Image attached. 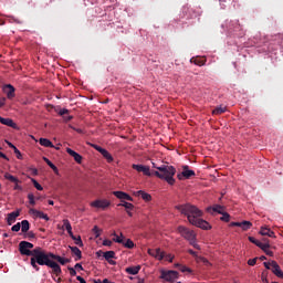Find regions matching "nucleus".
Returning a JSON list of instances; mask_svg holds the SVG:
<instances>
[{
    "label": "nucleus",
    "mask_w": 283,
    "mask_h": 283,
    "mask_svg": "<svg viewBox=\"0 0 283 283\" xmlns=\"http://www.w3.org/2000/svg\"><path fill=\"white\" fill-rule=\"evenodd\" d=\"M33 258H31V266L34 271H41L40 266H49L53 273L61 275V265L54 261V253L43 250L41 247L34 248Z\"/></svg>",
    "instance_id": "nucleus-1"
},
{
    "label": "nucleus",
    "mask_w": 283,
    "mask_h": 283,
    "mask_svg": "<svg viewBox=\"0 0 283 283\" xmlns=\"http://www.w3.org/2000/svg\"><path fill=\"white\" fill-rule=\"evenodd\" d=\"M175 209L180 212L181 216H186L188 222L193 227L203 229L205 231L211 229L209 222L205 221L202 218V210L191 203H185L176 206Z\"/></svg>",
    "instance_id": "nucleus-2"
},
{
    "label": "nucleus",
    "mask_w": 283,
    "mask_h": 283,
    "mask_svg": "<svg viewBox=\"0 0 283 283\" xmlns=\"http://www.w3.org/2000/svg\"><path fill=\"white\" fill-rule=\"evenodd\" d=\"M153 167L154 169H157L154 172L157 178H160V180H166L168 185H176V179H174L176 176V168L174 166L163 165L158 167L153 163Z\"/></svg>",
    "instance_id": "nucleus-3"
},
{
    "label": "nucleus",
    "mask_w": 283,
    "mask_h": 283,
    "mask_svg": "<svg viewBox=\"0 0 283 283\" xmlns=\"http://www.w3.org/2000/svg\"><path fill=\"white\" fill-rule=\"evenodd\" d=\"M30 249H33V250H30ZM19 251L21 255H28V256L34 258V244H32L31 242L21 241L19 243Z\"/></svg>",
    "instance_id": "nucleus-4"
},
{
    "label": "nucleus",
    "mask_w": 283,
    "mask_h": 283,
    "mask_svg": "<svg viewBox=\"0 0 283 283\" xmlns=\"http://www.w3.org/2000/svg\"><path fill=\"white\" fill-rule=\"evenodd\" d=\"M178 232L185 240H188L189 243L193 242L196 240V232L193 230H189L185 226H179L178 227Z\"/></svg>",
    "instance_id": "nucleus-5"
},
{
    "label": "nucleus",
    "mask_w": 283,
    "mask_h": 283,
    "mask_svg": "<svg viewBox=\"0 0 283 283\" xmlns=\"http://www.w3.org/2000/svg\"><path fill=\"white\" fill-rule=\"evenodd\" d=\"M160 280H165V282L174 283L178 280V272L174 270L161 271Z\"/></svg>",
    "instance_id": "nucleus-6"
},
{
    "label": "nucleus",
    "mask_w": 283,
    "mask_h": 283,
    "mask_svg": "<svg viewBox=\"0 0 283 283\" xmlns=\"http://www.w3.org/2000/svg\"><path fill=\"white\" fill-rule=\"evenodd\" d=\"M112 205V202H109V200L107 199H97L93 202H91V207H93L94 209H107V207H109Z\"/></svg>",
    "instance_id": "nucleus-7"
},
{
    "label": "nucleus",
    "mask_w": 283,
    "mask_h": 283,
    "mask_svg": "<svg viewBox=\"0 0 283 283\" xmlns=\"http://www.w3.org/2000/svg\"><path fill=\"white\" fill-rule=\"evenodd\" d=\"M182 169H184L182 172L177 175V178L179 180H182L184 178L186 180H189V178H192V176H196V171L189 170V166H184Z\"/></svg>",
    "instance_id": "nucleus-8"
},
{
    "label": "nucleus",
    "mask_w": 283,
    "mask_h": 283,
    "mask_svg": "<svg viewBox=\"0 0 283 283\" xmlns=\"http://www.w3.org/2000/svg\"><path fill=\"white\" fill-rule=\"evenodd\" d=\"M103 258L106 260V262H108V264L116 266V261H114V259H116V252L106 251L103 253Z\"/></svg>",
    "instance_id": "nucleus-9"
},
{
    "label": "nucleus",
    "mask_w": 283,
    "mask_h": 283,
    "mask_svg": "<svg viewBox=\"0 0 283 283\" xmlns=\"http://www.w3.org/2000/svg\"><path fill=\"white\" fill-rule=\"evenodd\" d=\"M132 167L135 169V171L144 174V176H151V171L149 170L148 166L133 164Z\"/></svg>",
    "instance_id": "nucleus-10"
},
{
    "label": "nucleus",
    "mask_w": 283,
    "mask_h": 283,
    "mask_svg": "<svg viewBox=\"0 0 283 283\" xmlns=\"http://www.w3.org/2000/svg\"><path fill=\"white\" fill-rule=\"evenodd\" d=\"M113 196H115V198H118V200H128V202H134V198H132V196H129L127 192H123V191H113Z\"/></svg>",
    "instance_id": "nucleus-11"
},
{
    "label": "nucleus",
    "mask_w": 283,
    "mask_h": 283,
    "mask_svg": "<svg viewBox=\"0 0 283 283\" xmlns=\"http://www.w3.org/2000/svg\"><path fill=\"white\" fill-rule=\"evenodd\" d=\"M19 216H21V211H19V210L10 212L8 214L7 223L9 224V227H12V224H14V222H17V219L19 218Z\"/></svg>",
    "instance_id": "nucleus-12"
},
{
    "label": "nucleus",
    "mask_w": 283,
    "mask_h": 283,
    "mask_svg": "<svg viewBox=\"0 0 283 283\" xmlns=\"http://www.w3.org/2000/svg\"><path fill=\"white\" fill-rule=\"evenodd\" d=\"M231 227H240L243 231H249L251 227H253V223L251 221H242V222H231Z\"/></svg>",
    "instance_id": "nucleus-13"
},
{
    "label": "nucleus",
    "mask_w": 283,
    "mask_h": 283,
    "mask_svg": "<svg viewBox=\"0 0 283 283\" xmlns=\"http://www.w3.org/2000/svg\"><path fill=\"white\" fill-rule=\"evenodd\" d=\"M3 92L7 95V98H9V99L14 98V96H15V94H14L15 88L11 84H6L3 86Z\"/></svg>",
    "instance_id": "nucleus-14"
},
{
    "label": "nucleus",
    "mask_w": 283,
    "mask_h": 283,
    "mask_svg": "<svg viewBox=\"0 0 283 283\" xmlns=\"http://www.w3.org/2000/svg\"><path fill=\"white\" fill-rule=\"evenodd\" d=\"M66 153L69 154V156H72V158H74L75 163H77L78 165L83 163V156L74 151L72 148H66Z\"/></svg>",
    "instance_id": "nucleus-15"
},
{
    "label": "nucleus",
    "mask_w": 283,
    "mask_h": 283,
    "mask_svg": "<svg viewBox=\"0 0 283 283\" xmlns=\"http://www.w3.org/2000/svg\"><path fill=\"white\" fill-rule=\"evenodd\" d=\"M30 213H32V216H34L35 218H40L42 220H45L46 222L50 220V217H48V214H45L43 211H39L34 208L30 209Z\"/></svg>",
    "instance_id": "nucleus-16"
},
{
    "label": "nucleus",
    "mask_w": 283,
    "mask_h": 283,
    "mask_svg": "<svg viewBox=\"0 0 283 283\" xmlns=\"http://www.w3.org/2000/svg\"><path fill=\"white\" fill-rule=\"evenodd\" d=\"M272 264V273L276 275V277H283L282 269L280 268V264H277L275 261H271Z\"/></svg>",
    "instance_id": "nucleus-17"
},
{
    "label": "nucleus",
    "mask_w": 283,
    "mask_h": 283,
    "mask_svg": "<svg viewBox=\"0 0 283 283\" xmlns=\"http://www.w3.org/2000/svg\"><path fill=\"white\" fill-rule=\"evenodd\" d=\"M149 255H153V258H156L157 260H165V252L160 249L156 250H148Z\"/></svg>",
    "instance_id": "nucleus-18"
},
{
    "label": "nucleus",
    "mask_w": 283,
    "mask_h": 283,
    "mask_svg": "<svg viewBox=\"0 0 283 283\" xmlns=\"http://www.w3.org/2000/svg\"><path fill=\"white\" fill-rule=\"evenodd\" d=\"M190 63H193L195 65H198L199 67H202V65H207V59L206 57H192L190 60Z\"/></svg>",
    "instance_id": "nucleus-19"
},
{
    "label": "nucleus",
    "mask_w": 283,
    "mask_h": 283,
    "mask_svg": "<svg viewBox=\"0 0 283 283\" xmlns=\"http://www.w3.org/2000/svg\"><path fill=\"white\" fill-rule=\"evenodd\" d=\"M1 125H7V127H12L13 129L17 128V124L11 118H6L0 116Z\"/></svg>",
    "instance_id": "nucleus-20"
},
{
    "label": "nucleus",
    "mask_w": 283,
    "mask_h": 283,
    "mask_svg": "<svg viewBox=\"0 0 283 283\" xmlns=\"http://www.w3.org/2000/svg\"><path fill=\"white\" fill-rule=\"evenodd\" d=\"M69 249L72 251L73 255H75V262H78V260L83 258V253L78 247H69Z\"/></svg>",
    "instance_id": "nucleus-21"
},
{
    "label": "nucleus",
    "mask_w": 283,
    "mask_h": 283,
    "mask_svg": "<svg viewBox=\"0 0 283 283\" xmlns=\"http://www.w3.org/2000/svg\"><path fill=\"white\" fill-rule=\"evenodd\" d=\"M139 272L140 265L126 268V273H128V275H138Z\"/></svg>",
    "instance_id": "nucleus-22"
},
{
    "label": "nucleus",
    "mask_w": 283,
    "mask_h": 283,
    "mask_svg": "<svg viewBox=\"0 0 283 283\" xmlns=\"http://www.w3.org/2000/svg\"><path fill=\"white\" fill-rule=\"evenodd\" d=\"M53 262H59L60 264H62V266H65V264H69L70 259H65L60 255L53 254Z\"/></svg>",
    "instance_id": "nucleus-23"
},
{
    "label": "nucleus",
    "mask_w": 283,
    "mask_h": 283,
    "mask_svg": "<svg viewBox=\"0 0 283 283\" xmlns=\"http://www.w3.org/2000/svg\"><path fill=\"white\" fill-rule=\"evenodd\" d=\"M208 211L222 214L224 211V206L214 205L212 208H208Z\"/></svg>",
    "instance_id": "nucleus-24"
},
{
    "label": "nucleus",
    "mask_w": 283,
    "mask_h": 283,
    "mask_svg": "<svg viewBox=\"0 0 283 283\" xmlns=\"http://www.w3.org/2000/svg\"><path fill=\"white\" fill-rule=\"evenodd\" d=\"M260 233L262 235H268V238H275V232H273L271 229L269 228H261Z\"/></svg>",
    "instance_id": "nucleus-25"
},
{
    "label": "nucleus",
    "mask_w": 283,
    "mask_h": 283,
    "mask_svg": "<svg viewBox=\"0 0 283 283\" xmlns=\"http://www.w3.org/2000/svg\"><path fill=\"white\" fill-rule=\"evenodd\" d=\"M20 229H21L22 233H28V231H30V221L22 220L20 223Z\"/></svg>",
    "instance_id": "nucleus-26"
},
{
    "label": "nucleus",
    "mask_w": 283,
    "mask_h": 283,
    "mask_svg": "<svg viewBox=\"0 0 283 283\" xmlns=\"http://www.w3.org/2000/svg\"><path fill=\"white\" fill-rule=\"evenodd\" d=\"M136 196H140L145 200V202H150V200H151V195H149L143 190H138L136 192Z\"/></svg>",
    "instance_id": "nucleus-27"
},
{
    "label": "nucleus",
    "mask_w": 283,
    "mask_h": 283,
    "mask_svg": "<svg viewBox=\"0 0 283 283\" xmlns=\"http://www.w3.org/2000/svg\"><path fill=\"white\" fill-rule=\"evenodd\" d=\"M188 253H189L190 255H192V258H195L197 262H198V260H201L202 262H206L207 264H209V261H207L205 258L198 256V252H196V251L189 249V250H188Z\"/></svg>",
    "instance_id": "nucleus-28"
},
{
    "label": "nucleus",
    "mask_w": 283,
    "mask_h": 283,
    "mask_svg": "<svg viewBox=\"0 0 283 283\" xmlns=\"http://www.w3.org/2000/svg\"><path fill=\"white\" fill-rule=\"evenodd\" d=\"M39 143L42 147L54 148V144H52L48 138H40Z\"/></svg>",
    "instance_id": "nucleus-29"
},
{
    "label": "nucleus",
    "mask_w": 283,
    "mask_h": 283,
    "mask_svg": "<svg viewBox=\"0 0 283 283\" xmlns=\"http://www.w3.org/2000/svg\"><path fill=\"white\" fill-rule=\"evenodd\" d=\"M259 249L262 251H266L268 249H271V243L269 242V239H263V242L259 244Z\"/></svg>",
    "instance_id": "nucleus-30"
},
{
    "label": "nucleus",
    "mask_w": 283,
    "mask_h": 283,
    "mask_svg": "<svg viewBox=\"0 0 283 283\" xmlns=\"http://www.w3.org/2000/svg\"><path fill=\"white\" fill-rule=\"evenodd\" d=\"M102 156L107 159V163H114V157H112V154H109V151H107V149H103L102 153Z\"/></svg>",
    "instance_id": "nucleus-31"
},
{
    "label": "nucleus",
    "mask_w": 283,
    "mask_h": 283,
    "mask_svg": "<svg viewBox=\"0 0 283 283\" xmlns=\"http://www.w3.org/2000/svg\"><path fill=\"white\" fill-rule=\"evenodd\" d=\"M175 268L181 271V273H191V269L187 268V265H182L180 263H176Z\"/></svg>",
    "instance_id": "nucleus-32"
},
{
    "label": "nucleus",
    "mask_w": 283,
    "mask_h": 283,
    "mask_svg": "<svg viewBox=\"0 0 283 283\" xmlns=\"http://www.w3.org/2000/svg\"><path fill=\"white\" fill-rule=\"evenodd\" d=\"M224 112H227L226 106H218L212 111V114L214 116H220V114H224Z\"/></svg>",
    "instance_id": "nucleus-33"
},
{
    "label": "nucleus",
    "mask_w": 283,
    "mask_h": 283,
    "mask_svg": "<svg viewBox=\"0 0 283 283\" xmlns=\"http://www.w3.org/2000/svg\"><path fill=\"white\" fill-rule=\"evenodd\" d=\"M118 207H124L126 211H134V203H129L127 201H122Z\"/></svg>",
    "instance_id": "nucleus-34"
},
{
    "label": "nucleus",
    "mask_w": 283,
    "mask_h": 283,
    "mask_svg": "<svg viewBox=\"0 0 283 283\" xmlns=\"http://www.w3.org/2000/svg\"><path fill=\"white\" fill-rule=\"evenodd\" d=\"M4 178H6V180H10V182H14V184L21 182V181L19 180V178H17V177L10 175L9 172H6V174H4Z\"/></svg>",
    "instance_id": "nucleus-35"
},
{
    "label": "nucleus",
    "mask_w": 283,
    "mask_h": 283,
    "mask_svg": "<svg viewBox=\"0 0 283 283\" xmlns=\"http://www.w3.org/2000/svg\"><path fill=\"white\" fill-rule=\"evenodd\" d=\"M114 239L113 242H116L117 244H124L123 233H120V237L116 234V232L113 233Z\"/></svg>",
    "instance_id": "nucleus-36"
},
{
    "label": "nucleus",
    "mask_w": 283,
    "mask_h": 283,
    "mask_svg": "<svg viewBox=\"0 0 283 283\" xmlns=\"http://www.w3.org/2000/svg\"><path fill=\"white\" fill-rule=\"evenodd\" d=\"M43 160H44V163H46V165H48L50 168H52V169L55 171V174L59 172V168H56V166L53 165L52 161H51L50 159H48V157H44Z\"/></svg>",
    "instance_id": "nucleus-37"
},
{
    "label": "nucleus",
    "mask_w": 283,
    "mask_h": 283,
    "mask_svg": "<svg viewBox=\"0 0 283 283\" xmlns=\"http://www.w3.org/2000/svg\"><path fill=\"white\" fill-rule=\"evenodd\" d=\"M31 182L33 184L35 189H38V191H43V186H41V184H39V181H36V179L31 178Z\"/></svg>",
    "instance_id": "nucleus-38"
},
{
    "label": "nucleus",
    "mask_w": 283,
    "mask_h": 283,
    "mask_svg": "<svg viewBox=\"0 0 283 283\" xmlns=\"http://www.w3.org/2000/svg\"><path fill=\"white\" fill-rule=\"evenodd\" d=\"M126 249H134V241L132 239H127L126 242L122 243Z\"/></svg>",
    "instance_id": "nucleus-39"
},
{
    "label": "nucleus",
    "mask_w": 283,
    "mask_h": 283,
    "mask_svg": "<svg viewBox=\"0 0 283 283\" xmlns=\"http://www.w3.org/2000/svg\"><path fill=\"white\" fill-rule=\"evenodd\" d=\"M63 224H64V228L66 229L67 233H70V231H72V224L70 223V220L64 219Z\"/></svg>",
    "instance_id": "nucleus-40"
},
{
    "label": "nucleus",
    "mask_w": 283,
    "mask_h": 283,
    "mask_svg": "<svg viewBox=\"0 0 283 283\" xmlns=\"http://www.w3.org/2000/svg\"><path fill=\"white\" fill-rule=\"evenodd\" d=\"M221 220L223 221V222H229L230 220H231V216L228 213V212H224L223 211V213H221Z\"/></svg>",
    "instance_id": "nucleus-41"
},
{
    "label": "nucleus",
    "mask_w": 283,
    "mask_h": 283,
    "mask_svg": "<svg viewBox=\"0 0 283 283\" xmlns=\"http://www.w3.org/2000/svg\"><path fill=\"white\" fill-rule=\"evenodd\" d=\"M28 199H29V205H31V207H34V205H36V201L34 200V195L33 193H29Z\"/></svg>",
    "instance_id": "nucleus-42"
},
{
    "label": "nucleus",
    "mask_w": 283,
    "mask_h": 283,
    "mask_svg": "<svg viewBox=\"0 0 283 283\" xmlns=\"http://www.w3.org/2000/svg\"><path fill=\"white\" fill-rule=\"evenodd\" d=\"M249 242H252V244H255V247H260L262 241L255 239L254 237H249Z\"/></svg>",
    "instance_id": "nucleus-43"
},
{
    "label": "nucleus",
    "mask_w": 283,
    "mask_h": 283,
    "mask_svg": "<svg viewBox=\"0 0 283 283\" xmlns=\"http://www.w3.org/2000/svg\"><path fill=\"white\" fill-rule=\"evenodd\" d=\"M93 233H94L95 238H101V229H98V226H95L93 228Z\"/></svg>",
    "instance_id": "nucleus-44"
},
{
    "label": "nucleus",
    "mask_w": 283,
    "mask_h": 283,
    "mask_svg": "<svg viewBox=\"0 0 283 283\" xmlns=\"http://www.w3.org/2000/svg\"><path fill=\"white\" fill-rule=\"evenodd\" d=\"M11 231L18 233V231H21V222H18L11 228Z\"/></svg>",
    "instance_id": "nucleus-45"
},
{
    "label": "nucleus",
    "mask_w": 283,
    "mask_h": 283,
    "mask_svg": "<svg viewBox=\"0 0 283 283\" xmlns=\"http://www.w3.org/2000/svg\"><path fill=\"white\" fill-rule=\"evenodd\" d=\"M73 240L77 247H83V240L81 239V235H78L77 238L75 237V239Z\"/></svg>",
    "instance_id": "nucleus-46"
},
{
    "label": "nucleus",
    "mask_w": 283,
    "mask_h": 283,
    "mask_svg": "<svg viewBox=\"0 0 283 283\" xmlns=\"http://www.w3.org/2000/svg\"><path fill=\"white\" fill-rule=\"evenodd\" d=\"M91 147H93V149H95L96 151H98L99 154L102 153V150H104L105 148L96 145V144H91Z\"/></svg>",
    "instance_id": "nucleus-47"
},
{
    "label": "nucleus",
    "mask_w": 283,
    "mask_h": 283,
    "mask_svg": "<svg viewBox=\"0 0 283 283\" xmlns=\"http://www.w3.org/2000/svg\"><path fill=\"white\" fill-rule=\"evenodd\" d=\"M256 263H258V258L250 259V260L248 261L249 266H255Z\"/></svg>",
    "instance_id": "nucleus-48"
},
{
    "label": "nucleus",
    "mask_w": 283,
    "mask_h": 283,
    "mask_svg": "<svg viewBox=\"0 0 283 283\" xmlns=\"http://www.w3.org/2000/svg\"><path fill=\"white\" fill-rule=\"evenodd\" d=\"M13 151L17 155L18 160H21V158H23V156L21 155V150L19 148H14Z\"/></svg>",
    "instance_id": "nucleus-49"
},
{
    "label": "nucleus",
    "mask_w": 283,
    "mask_h": 283,
    "mask_svg": "<svg viewBox=\"0 0 283 283\" xmlns=\"http://www.w3.org/2000/svg\"><path fill=\"white\" fill-rule=\"evenodd\" d=\"M164 260L167 262H174V255L172 254H165Z\"/></svg>",
    "instance_id": "nucleus-50"
},
{
    "label": "nucleus",
    "mask_w": 283,
    "mask_h": 283,
    "mask_svg": "<svg viewBox=\"0 0 283 283\" xmlns=\"http://www.w3.org/2000/svg\"><path fill=\"white\" fill-rule=\"evenodd\" d=\"M191 247H193V249H197L198 251H200V245L198 243H196V239L193 241L190 242Z\"/></svg>",
    "instance_id": "nucleus-51"
},
{
    "label": "nucleus",
    "mask_w": 283,
    "mask_h": 283,
    "mask_svg": "<svg viewBox=\"0 0 283 283\" xmlns=\"http://www.w3.org/2000/svg\"><path fill=\"white\" fill-rule=\"evenodd\" d=\"M60 116H65V114H70V111L67 108H63L59 112Z\"/></svg>",
    "instance_id": "nucleus-52"
},
{
    "label": "nucleus",
    "mask_w": 283,
    "mask_h": 283,
    "mask_svg": "<svg viewBox=\"0 0 283 283\" xmlns=\"http://www.w3.org/2000/svg\"><path fill=\"white\" fill-rule=\"evenodd\" d=\"M263 265L265 266V269H268L269 271H272V264L271 262H264Z\"/></svg>",
    "instance_id": "nucleus-53"
},
{
    "label": "nucleus",
    "mask_w": 283,
    "mask_h": 283,
    "mask_svg": "<svg viewBox=\"0 0 283 283\" xmlns=\"http://www.w3.org/2000/svg\"><path fill=\"white\" fill-rule=\"evenodd\" d=\"M103 245H104V247H112V240H107V239L104 240V241H103Z\"/></svg>",
    "instance_id": "nucleus-54"
},
{
    "label": "nucleus",
    "mask_w": 283,
    "mask_h": 283,
    "mask_svg": "<svg viewBox=\"0 0 283 283\" xmlns=\"http://www.w3.org/2000/svg\"><path fill=\"white\" fill-rule=\"evenodd\" d=\"M70 271V275H72L73 277L76 275V270L74 268H69Z\"/></svg>",
    "instance_id": "nucleus-55"
},
{
    "label": "nucleus",
    "mask_w": 283,
    "mask_h": 283,
    "mask_svg": "<svg viewBox=\"0 0 283 283\" xmlns=\"http://www.w3.org/2000/svg\"><path fill=\"white\" fill-rule=\"evenodd\" d=\"M13 189H14L15 191H22V190H23V188H22L21 186H19V182H17V184L14 185Z\"/></svg>",
    "instance_id": "nucleus-56"
},
{
    "label": "nucleus",
    "mask_w": 283,
    "mask_h": 283,
    "mask_svg": "<svg viewBox=\"0 0 283 283\" xmlns=\"http://www.w3.org/2000/svg\"><path fill=\"white\" fill-rule=\"evenodd\" d=\"M77 282L80 283H87L83 276H76Z\"/></svg>",
    "instance_id": "nucleus-57"
},
{
    "label": "nucleus",
    "mask_w": 283,
    "mask_h": 283,
    "mask_svg": "<svg viewBox=\"0 0 283 283\" xmlns=\"http://www.w3.org/2000/svg\"><path fill=\"white\" fill-rule=\"evenodd\" d=\"M261 280H262L263 283H269V279H266V276L264 275V273H262Z\"/></svg>",
    "instance_id": "nucleus-58"
},
{
    "label": "nucleus",
    "mask_w": 283,
    "mask_h": 283,
    "mask_svg": "<svg viewBox=\"0 0 283 283\" xmlns=\"http://www.w3.org/2000/svg\"><path fill=\"white\" fill-rule=\"evenodd\" d=\"M264 253H265V255H269L270 258H273V251L268 249Z\"/></svg>",
    "instance_id": "nucleus-59"
},
{
    "label": "nucleus",
    "mask_w": 283,
    "mask_h": 283,
    "mask_svg": "<svg viewBox=\"0 0 283 283\" xmlns=\"http://www.w3.org/2000/svg\"><path fill=\"white\" fill-rule=\"evenodd\" d=\"M7 145H9V147H10V149H13V151H14V149H17V146H14L12 143H10V142H7Z\"/></svg>",
    "instance_id": "nucleus-60"
},
{
    "label": "nucleus",
    "mask_w": 283,
    "mask_h": 283,
    "mask_svg": "<svg viewBox=\"0 0 283 283\" xmlns=\"http://www.w3.org/2000/svg\"><path fill=\"white\" fill-rule=\"evenodd\" d=\"M0 158H3L4 160H10L6 154L0 151Z\"/></svg>",
    "instance_id": "nucleus-61"
},
{
    "label": "nucleus",
    "mask_w": 283,
    "mask_h": 283,
    "mask_svg": "<svg viewBox=\"0 0 283 283\" xmlns=\"http://www.w3.org/2000/svg\"><path fill=\"white\" fill-rule=\"evenodd\" d=\"M28 238H36V235L34 234V232L30 231L28 232Z\"/></svg>",
    "instance_id": "nucleus-62"
},
{
    "label": "nucleus",
    "mask_w": 283,
    "mask_h": 283,
    "mask_svg": "<svg viewBox=\"0 0 283 283\" xmlns=\"http://www.w3.org/2000/svg\"><path fill=\"white\" fill-rule=\"evenodd\" d=\"M75 269H80V271H83V265H81V263H76Z\"/></svg>",
    "instance_id": "nucleus-63"
},
{
    "label": "nucleus",
    "mask_w": 283,
    "mask_h": 283,
    "mask_svg": "<svg viewBox=\"0 0 283 283\" xmlns=\"http://www.w3.org/2000/svg\"><path fill=\"white\" fill-rule=\"evenodd\" d=\"M102 283H113V282H111V281L107 280V279H104Z\"/></svg>",
    "instance_id": "nucleus-64"
}]
</instances>
